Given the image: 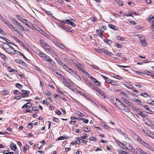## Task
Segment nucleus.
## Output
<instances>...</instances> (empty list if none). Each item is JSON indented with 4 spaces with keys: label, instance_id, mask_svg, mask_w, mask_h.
I'll list each match as a JSON object with an SVG mask.
<instances>
[{
    "label": "nucleus",
    "instance_id": "1",
    "mask_svg": "<svg viewBox=\"0 0 154 154\" xmlns=\"http://www.w3.org/2000/svg\"><path fill=\"white\" fill-rule=\"evenodd\" d=\"M115 100L116 101H114L113 103L119 109L123 110L127 112H130L128 108L123 104L118 99L116 98Z\"/></svg>",
    "mask_w": 154,
    "mask_h": 154
},
{
    "label": "nucleus",
    "instance_id": "2",
    "mask_svg": "<svg viewBox=\"0 0 154 154\" xmlns=\"http://www.w3.org/2000/svg\"><path fill=\"white\" fill-rule=\"evenodd\" d=\"M135 137L137 139V141L140 144L143 145L149 149L151 148L150 146L144 141L142 138L137 135H136Z\"/></svg>",
    "mask_w": 154,
    "mask_h": 154
},
{
    "label": "nucleus",
    "instance_id": "3",
    "mask_svg": "<svg viewBox=\"0 0 154 154\" xmlns=\"http://www.w3.org/2000/svg\"><path fill=\"white\" fill-rule=\"evenodd\" d=\"M39 55L45 60L48 61L52 65H54V62L49 57L45 54L40 52L39 53Z\"/></svg>",
    "mask_w": 154,
    "mask_h": 154
},
{
    "label": "nucleus",
    "instance_id": "4",
    "mask_svg": "<svg viewBox=\"0 0 154 154\" xmlns=\"http://www.w3.org/2000/svg\"><path fill=\"white\" fill-rule=\"evenodd\" d=\"M126 146H126L125 149H126L130 152L134 153H135V152H137L136 151L134 150V148L129 144L127 143V144H126Z\"/></svg>",
    "mask_w": 154,
    "mask_h": 154
},
{
    "label": "nucleus",
    "instance_id": "5",
    "mask_svg": "<svg viewBox=\"0 0 154 154\" xmlns=\"http://www.w3.org/2000/svg\"><path fill=\"white\" fill-rule=\"evenodd\" d=\"M16 51L11 46V47L8 49V50H6V52L9 54H15Z\"/></svg>",
    "mask_w": 154,
    "mask_h": 154
},
{
    "label": "nucleus",
    "instance_id": "6",
    "mask_svg": "<svg viewBox=\"0 0 154 154\" xmlns=\"http://www.w3.org/2000/svg\"><path fill=\"white\" fill-rule=\"evenodd\" d=\"M22 92H23V93L21 94L20 95L22 97H28L30 93L29 91L24 90H22Z\"/></svg>",
    "mask_w": 154,
    "mask_h": 154
},
{
    "label": "nucleus",
    "instance_id": "7",
    "mask_svg": "<svg viewBox=\"0 0 154 154\" xmlns=\"http://www.w3.org/2000/svg\"><path fill=\"white\" fill-rule=\"evenodd\" d=\"M25 24L27 26L31 28V29H33L34 26L30 22L26 20L23 23Z\"/></svg>",
    "mask_w": 154,
    "mask_h": 154
},
{
    "label": "nucleus",
    "instance_id": "8",
    "mask_svg": "<svg viewBox=\"0 0 154 154\" xmlns=\"http://www.w3.org/2000/svg\"><path fill=\"white\" fill-rule=\"evenodd\" d=\"M143 107L146 109L147 111L146 112L149 114H152L153 112L150 109V107L147 105H144L143 106Z\"/></svg>",
    "mask_w": 154,
    "mask_h": 154
},
{
    "label": "nucleus",
    "instance_id": "9",
    "mask_svg": "<svg viewBox=\"0 0 154 154\" xmlns=\"http://www.w3.org/2000/svg\"><path fill=\"white\" fill-rule=\"evenodd\" d=\"M63 82L67 87L69 88L70 89L72 90L73 91H74L73 89H72L71 87L70 86V84L68 80L66 79L64 80H63Z\"/></svg>",
    "mask_w": 154,
    "mask_h": 154
},
{
    "label": "nucleus",
    "instance_id": "10",
    "mask_svg": "<svg viewBox=\"0 0 154 154\" xmlns=\"http://www.w3.org/2000/svg\"><path fill=\"white\" fill-rule=\"evenodd\" d=\"M106 82L110 84L111 85L115 86H118L119 84L116 82H115L114 81L112 80H106Z\"/></svg>",
    "mask_w": 154,
    "mask_h": 154
},
{
    "label": "nucleus",
    "instance_id": "11",
    "mask_svg": "<svg viewBox=\"0 0 154 154\" xmlns=\"http://www.w3.org/2000/svg\"><path fill=\"white\" fill-rule=\"evenodd\" d=\"M2 46L4 49L8 50L11 46L7 43H4L2 44Z\"/></svg>",
    "mask_w": 154,
    "mask_h": 154
},
{
    "label": "nucleus",
    "instance_id": "12",
    "mask_svg": "<svg viewBox=\"0 0 154 154\" xmlns=\"http://www.w3.org/2000/svg\"><path fill=\"white\" fill-rule=\"evenodd\" d=\"M123 100L124 101L127 105L129 106H131L132 105V104L131 102H129L128 100L126 98H124L123 99Z\"/></svg>",
    "mask_w": 154,
    "mask_h": 154
},
{
    "label": "nucleus",
    "instance_id": "13",
    "mask_svg": "<svg viewBox=\"0 0 154 154\" xmlns=\"http://www.w3.org/2000/svg\"><path fill=\"white\" fill-rule=\"evenodd\" d=\"M56 44L58 46L60 47L61 48L65 50H66L67 48H66L64 46L60 44V43L57 42L56 43Z\"/></svg>",
    "mask_w": 154,
    "mask_h": 154
},
{
    "label": "nucleus",
    "instance_id": "14",
    "mask_svg": "<svg viewBox=\"0 0 154 154\" xmlns=\"http://www.w3.org/2000/svg\"><path fill=\"white\" fill-rule=\"evenodd\" d=\"M10 147L11 149L13 151H15L17 148L16 144L14 143L11 144Z\"/></svg>",
    "mask_w": 154,
    "mask_h": 154
},
{
    "label": "nucleus",
    "instance_id": "15",
    "mask_svg": "<svg viewBox=\"0 0 154 154\" xmlns=\"http://www.w3.org/2000/svg\"><path fill=\"white\" fill-rule=\"evenodd\" d=\"M119 91H120V93L121 94H122L124 96H125L127 98H128L129 97V95L128 94L126 93L124 91H123L121 90H120Z\"/></svg>",
    "mask_w": 154,
    "mask_h": 154
},
{
    "label": "nucleus",
    "instance_id": "16",
    "mask_svg": "<svg viewBox=\"0 0 154 154\" xmlns=\"http://www.w3.org/2000/svg\"><path fill=\"white\" fill-rule=\"evenodd\" d=\"M0 56L4 60H7L8 59V58L4 54L1 52H0Z\"/></svg>",
    "mask_w": 154,
    "mask_h": 154
},
{
    "label": "nucleus",
    "instance_id": "17",
    "mask_svg": "<svg viewBox=\"0 0 154 154\" xmlns=\"http://www.w3.org/2000/svg\"><path fill=\"white\" fill-rule=\"evenodd\" d=\"M104 41L105 42L107 43V44H108L109 45H111L112 43V41L111 40L109 39H104Z\"/></svg>",
    "mask_w": 154,
    "mask_h": 154
},
{
    "label": "nucleus",
    "instance_id": "18",
    "mask_svg": "<svg viewBox=\"0 0 154 154\" xmlns=\"http://www.w3.org/2000/svg\"><path fill=\"white\" fill-rule=\"evenodd\" d=\"M108 26L109 28L114 30H117L118 29L117 28L113 25L109 24H108Z\"/></svg>",
    "mask_w": 154,
    "mask_h": 154
},
{
    "label": "nucleus",
    "instance_id": "19",
    "mask_svg": "<svg viewBox=\"0 0 154 154\" xmlns=\"http://www.w3.org/2000/svg\"><path fill=\"white\" fill-rule=\"evenodd\" d=\"M74 20L73 19H69L66 20H65L66 23L70 25L72 21H73Z\"/></svg>",
    "mask_w": 154,
    "mask_h": 154
},
{
    "label": "nucleus",
    "instance_id": "20",
    "mask_svg": "<svg viewBox=\"0 0 154 154\" xmlns=\"http://www.w3.org/2000/svg\"><path fill=\"white\" fill-rule=\"evenodd\" d=\"M67 72L69 73H70L71 74L73 75V76L75 75V72L72 69H71L69 68V69L68 70Z\"/></svg>",
    "mask_w": 154,
    "mask_h": 154
},
{
    "label": "nucleus",
    "instance_id": "21",
    "mask_svg": "<svg viewBox=\"0 0 154 154\" xmlns=\"http://www.w3.org/2000/svg\"><path fill=\"white\" fill-rule=\"evenodd\" d=\"M81 71L82 72H83L87 76H88V77H90V74L86 71L84 69L82 68L81 69Z\"/></svg>",
    "mask_w": 154,
    "mask_h": 154
},
{
    "label": "nucleus",
    "instance_id": "22",
    "mask_svg": "<svg viewBox=\"0 0 154 154\" xmlns=\"http://www.w3.org/2000/svg\"><path fill=\"white\" fill-rule=\"evenodd\" d=\"M42 47L43 48L44 46L47 43H46L43 40L40 39L39 41Z\"/></svg>",
    "mask_w": 154,
    "mask_h": 154
},
{
    "label": "nucleus",
    "instance_id": "23",
    "mask_svg": "<svg viewBox=\"0 0 154 154\" xmlns=\"http://www.w3.org/2000/svg\"><path fill=\"white\" fill-rule=\"evenodd\" d=\"M75 66L77 67V68L81 70V69H82L81 66V64L78 63H75Z\"/></svg>",
    "mask_w": 154,
    "mask_h": 154
},
{
    "label": "nucleus",
    "instance_id": "24",
    "mask_svg": "<svg viewBox=\"0 0 154 154\" xmlns=\"http://www.w3.org/2000/svg\"><path fill=\"white\" fill-rule=\"evenodd\" d=\"M101 31L100 29H97L96 30V32L99 34V36L101 38H102V36L103 35V34L102 32H101Z\"/></svg>",
    "mask_w": 154,
    "mask_h": 154
},
{
    "label": "nucleus",
    "instance_id": "25",
    "mask_svg": "<svg viewBox=\"0 0 154 154\" xmlns=\"http://www.w3.org/2000/svg\"><path fill=\"white\" fill-rule=\"evenodd\" d=\"M99 91H97L98 93H99L100 95L102 96V98H106V96L105 95L104 93L102 92L99 89Z\"/></svg>",
    "mask_w": 154,
    "mask_h": 154
},
{
    "label": "nucleus",
    "instance_id": "26",
    "mask_svg": "<svg viewBox=\"0 0 154 154\" xmlns=\"http://www.w3.org/2000/svg\"><path fill=\"white\" fill-rule=\"evenodd\" d=\"M25 104H26V109H28L31 108L32 106V104L30 102L27 103Z\"/></svg>",
    "mask_w": 154,
    "mask_h": 154
},
{
    "label": "nucleus",
    "instance_id": "27",
    "mask_svg": "<svg viewBox=\"0 0 154 154\" xmlns=\"http://www.w3.org/2000/svg\"><path fill=\"white\" fill-rule=\"evenodd\" d=\"M117 131L120 134L123 135H125V133L124 132L122 131L121 129H116Z\"/></svg>",
    "mask_w": 154,
    "mask_h": 154
},
{
    "label": "nucleus",
    "instance_id": "28",
    "mask_svg": "<svg viewBox=\"0 0 154 154\" xmlns=\"http://www.w3.org/2000/svg\"><path fill=\"white\" fill-rule=\"evenodd\" d=\"M51 48V46L49 45H48L47 44H46V45H45L43 48L44 49L48 51V50H49V49H50V48Z\"/></svg>",
    "mask_w": 154,
    "mask_h": 154
},
{
    "label": "nucleus",
    "instance_id": "29",
    "mask_svg": "<svg viewBox=\"0 0 154 154\" xmlns=\"http://www.w3.org/2000/svg\"><path fill=\"white\" fill-rule=\"evenodd\" d=\"M134 101H136L137 103L140 105H141L143 107V106L144 105H143L141 102V101L140 100L136 99H134Z\"/></svg>",
    "mask_w": 154,
    "mask_h": 154
},
{
    "label": "nucleus",
    "instance_id": "30",
    "mask_svg": "<svg viewBox=\"0 0 154 154\" xmlns=\"http://www.w3.org/2000/svg\"><path fill=\"white\" fill-rule=\"evenodd\" d=\"M91 87L97 91H99V89L94 85H91Z\"/></svg>",
    "mask_w": 154,
    "mask_h": 154
},
{
    "label": "nucleus",
    "instance_id": "31",
    "mask_svg": "<svg viewBox=\"0 0 154 154\" xmlns=\"http://www.w3.org/2000/svg\"><path fill=\"white\" fill-rule=\"evenodd\" d=\"M136 149L137 150L138 152H139L140 154H143L144 152V151H143L141 149L139 148H136Z\"/></svg>",
    "mask_w": 154,
    "mask_h": 154
},
{
    "label": "nucleus",
    "instance_id": "32",
    "mask_svg": "<svg viewBox=\"0 0 154 154\" xmlns=\"http://www.w3.org/2000/svg\"><path fill=\"white\" fill-rule=\"evenodd\" d=\"M139 116L142 118H146L147 116H148L147 114L143 113V112L142 113L140 114Z\"/></svg>",
    "mask_w": 154,
    "mask_h": 154
},
{
    "label": "nucleus",
    "instance_id": "33",
    "mask_svg": "<svg viewBox=\"0 0 154 154\" xmlns=\"http://www.w3.org/2000/svg\"><path fill=\"white\" fill-rule=\"evenodd\" d=\"M152 123L150 121L148 120L147 122H145V124L147 125L150 126Z\"/></svg>",
    "mask_w": 154,
    "mask_h": 154
},
{
    "label": "nucleus",
    "instance_id": "34",
    "mask_svg": "<svg viewBox=\"0 0 154 154\" xmlns=\"http://www.w3.org/2000/svg\"><path fill=\"white\" fill-rule=\"evenodd\" d=\"M7 25L8 26L9 28L11 29H13L14 26L12 25L10 22H9L8 23V24H7Z\"/></svg>",
    "mask_w": 154,
    "mask_h": 154
},
{
    "label": "nucleus",
    "instance_id": "35",
    "mask_svg": "<svg viewBox=\"0 0 154 154\" xmlns=\"http://www.w3.org/2000/svg\"><path fill=\"white\" fill-rule=\"evenodd\" d=\"M125 85L127 88L129 89H132L133 88V86L131 84H125Z\"/></svg>",
    "mask_w": 154,
    "mask_h": 154
},
{
    "label": "nucleus",
    "instance_id": "36",
    "mask_svg": "<svg viewBox=\"0 0 154 154\" xmlns=\"http://www.w3.org/2000/svg\"><path fill=\"white\" fill-rule=\"evenodd\" d=\"M12 20H13V21L14 23H15V24L16 25H18V26L19 25H20V23H19L16 19H15L13 18H12Z\"/></svg>",
    "mask_w": 154,
    "mask_h": 154
},
{
    "label": "nucleus",
    "instance_id": "37",
    "mask_svg": "<svg viewBox=\"0 0 154 154\" xmlns=\"http://www.w3.org/2000/svg\"><path fill=\"white\" fill-rule=\"evenodd\" d=\"M15 61L16 62L18 63L21 64L23 65V64L24 63V62L20 60H19L18 59H16L15 60Z\"/></svg>",
    "mask_w": 154,
    "mask_h": 154
},
{
    "label": "nucleus",
    "instance_id": "38",
    "mask_svg": "<svg viewBox=\"0 0 154 154\" xmlns=\"http://www.w3.org/2000/svg\"><path fill=\"white\" fill-rule=\"evenodd\" d=\"M116 2L118 4V5H119L122 6L123 5L122 3V2L121 1H120L119 0H115Z\"/></svg>",
    "mask_w": 154,
    "mask_h": 154
},
{
    "label": "nucleus",
    "instance_id": "39",
    "mask_svg": "<svg viewBox=\"0 0 154 154\" xmlns=\"http://www.w3.org/2000/svg\"><path fill=\"white\" fill-rule=\"evenodd\" d=\"M154 18V17L152 15H150L148 17V20L150 22H151V21L152 22L153 20H152V19H153Z\"/></svg>",
    "mask_w": 154,
    "mask_h": 154
},
{
    "label": "nucleus",
    "instance_id": "40",
    "mask_svg": "<svg viewBox=\"0 0 154 154\" xmlns=\"http://www.w3.org/2000/svg\"><path fill=\"white\" fill-rule=\"evenodd\" d=\"M8 69H9V71L11 72H17V71L16 69H12L10 67H9L8 68Z\"/></svg>",
    "mask_w": 154,
    "mask_h": 154
},
{
    "label": "nucleus",
    "instance_id": "41",
    "mask_svg": "<svg viewBox=\"0 0 154 154\" xmlns=\"http://www.w3.org/2000/svg\"><path fill=\"white\" fill-rule=\"evenodd\" d=\"M83 129L84 131L86 132H89L90 130V129L89 128L87 127H84L83 128Z\"/></svg>",
    "mask_w": 154,
    "mask_h": 154
},
{
    "label": "nucleus",
    "instance_id": "42",
    "mask_svg": "<svg viewBox=\"0 0 154 154\" xmlns=\"http://www.w3.org/2000/svg\"><path fill=\"white\" fill-rule=\"evenodd\" d=\"M140 95L145 97H147L149 96L148 94L145 93H141Z\"/></svg>",
    "mask_w": 154,
    "mask_h": 154
},
{
    "label": "nucleus",
    "instance_id": "43",
    "mask_svg": "<svg viewBox=\"0 0 154 154\" xmlns=\"http://www.w3.org/2000/svg\"><path fill=\"white\" fill-rule=\"evenodd\" d=\"M115 45L117 46L118 48H121L122 47V45L121 44H119L116 42L115 43Z\"/></svg>",
    "mask_w": 154,
    "mask_h": 154
},
{
    "label": "nucleus",
    "instance_id": "44",
    "mask_svg": "<svg viewBox=\"0 0 154 154\" xmlns=\"http://www.w3.org/2000/svg\"><path fill=\"white\" fill-rule=\"evenodd\" d=\"M63 67L67 71L69 69V68L68 67L67 65L65 64H64L63 65Z\"/></svg>",
    "mask_w": 154,
    "mask_h": 154
},
{
    "label": "nucleus",
    "instance_id": "45",
    "mask_svg": "<svg viewBox=\"0 0 154 154\" xmlns=\"http://www.w3.org/2000/svg\"><path fill=\"white\" fill-rule=\"evenodd\" d=\"M15 86L19 89H21L22 88V86L19 83H16Z\"/></svg>",
    "mask_w": 154,
    "mask_h": 154
},
{
    "label": "nucleus",
    "instance_id": "46",
    "mask_svg": "<svg viewBox=\"0 0 154 154\" xmlns=\"http://www.w3.org/2000/svg\"><path fill=\"white\" fill-rule=\"evenodd\" d=\"M2 92L4 95H7L9 94V92L8 90H4L2 91Z\"/></svg>",
    "mask_w": 154,
    "mask_h": 154
},
{
    "label": "nucleus",
    "instance_id": "47",
    "mask_svg": "<svg viewBox=\"0 0 154 154\" xmlns=\"http://www.w3.org/2000/svg\"><path fill=\"white\" fill-rule=\"evenodd\" d=\"M14 31H15L16 32H17L18 34H20V33L19 31L18 30V29L15 26H14L13 29Z\"/></svg>",
    "mask_w": 154,
    "mask_h": 154
},
{
    "label": "nucleus",
    "instance_id": "48",
    "mask_svg": "<svg viewBox=\"0 0 154 154\" xmlns=\"http://www.w3.org/2000/svg\"><path fill=\"white\" fill-rule=\"evenodd\" d=\"M113 76L116 79H118L119 80H120L122 79V77H121V76H120L119 75H115Z\"/></svg>",
    "mask_w": 154,
    "mask_h": 154
},
{
    "label": "nucleus",
    "instance_id": "49",
    "mask_svg": "<svg viewBox=\"0 0 154 154\" xmlns=\"http://www.w3.org/2000/svg\"><path fill=\"white\" fill-rule=\"evenodd\" d=\"M119 146L120 147H121L122 148L124 149H125L126 148V146L125 145L121 143H120V144H119Z\"/></svg>",
    "mask_w": 154,
    "mask_h": 154
},
{
    "label": "nucleus",
    "instance_id": "50",
    "mask_svg": "<svg viewBox=\"0 0 154 154\" xmlns=\"http://www.w3.org/2000/svg\"><path fill=\"white\" fill-rule=\"evenodd\" d=\"M88 78H90V79H91L92 81H93L95 83L96 82V81H97L96 79L93 78L92 76H91L90 75V77H88Z\"/></svg>",
    "mask_w": 154,
    "mask_h": 154
},
{
    "label": "nucleus",
    "instance_id": "51",
    "mask_svg": "<svg viewBox=\"0 0 154 154\" xmlns=\"http://www.w3.org/2000/svg\"><path fill=\"white\" fill-rule=\"evenodd\" d=\"M89 139L90 140L93 141L94 142H95L96 140V139L93 137H90Z\"/></svg>",
    "mask_w": 154,
    "mask_h": 154
},
{
    "label": "nucleus",
    "instance_id": "52",
    "mask_svg": "<svg viewBox=\"0 0 154 154\" xmlns=\"http://www.w3.org/2000/svg\"><path fill=\"white\" fill-rule=\"evenodd\" d=\"M151 132L150 131H149L148 130H146V132H145V134L148 136H149V135L150 134V133Z\"/></svg>",
    "mask_w": 154,
    "mask_h": 154
},
{
    "label": "nucleus",
    "instance_id": "53",
    "mask_svg": "<svg viewBox=\"0 0 154 154\" xmlns=\"http://www.w3.org/2000/svg\"><path fill=\"white\" fill-rule=\"evenodd\" d=\"M48 51H49L51 54L54 55V51L53 49L51 48L49 49V50H48Z\"/></svg>",
    "mask_w": 154,
    "mask_h": 154
},
{
    "label": "nucleus",
    "instance_id": "54",
    "mask_svg": "<svg viewBox=\"0 0 154 154\" xmlns=\"http://www.w3.org/2000/svg\"><path fill=\"white\" fill-rule=\"evenodd\" d=\"M33 123L30 122L28 125L27 127L28 128H31L33 126Z\"/></svg>",
    "mask_w": 154,
    "mask_h": 154
},
{
    "label": "nucleus",
    "instance_id": "55",
    "mask_svg": "<svg viewBox=\"0 0 154 154\" xmlns=\"http://www.w3.org/2000/svg\"><path fill=\"white\" fill-rule=\"evenodd\" d=\"M118 152L120 154H125L126 152L121 149L119 150Z\"/></svg>",
    "mask_w": 154,
    "mask_h": 154
},
{
    "label": "nucleus",
    "instance_id": "56",
    "mask_svg": "<svg viewBox=\"0 0 154 154\" xmlns=\"http://www.w3.org/2000/svg\"><path fill=\"white\" fill-rule=\"evenodd\" d=\"M91 66L93 68L96 70H98L99 69V67L97 66H96L94 65H91Z\"/></svg>",
    "mask_w": 154,
    "mask_h": 154
},
{
    "label": "nucleus",
    "instance_id": "57",
    "mask_svg": "<svg viewBox=\"0 0 154 154\" xmlns=\"http://www.w3.org/2000/svg\"><path fill=\"white\" fill-rule=\"evenodd\" d=\"M2 21L5 23L6 25H7V24L9 22L6 20V19L5 18H4V19L2 20Z\"/></svg>",
    "mask_w": 154,
    "mask_h": 154
},
{
    "label": "nucleus",
    "instance_id": "58",
    "mask_svg": "<svg viewBox=\"0 0 154 154\" xmlns=\"http://www.w3.org/2000/svg\"><path fill=\"white\" fill-rule=\"evenodd\" d=\"M116 38L118 40H120L121 41H123L124 40V38L120 37L119 36H117Z\"/></svg>",
    "mask_w": 154,
    "mask_h": 154
},
{
    "label": "nucleus",
    "instance_id": "59",
    "mask_svg": "<svg viewBox=\"0 0 154 154\" xmlns=\"http://www.w3.org/2000/svg\"><path fill=\"white\" fill-rule=\"evenodd\" d=\"M102 125L106 129H108L109 128V126L104 123H102Z\"/></svg>",
    "mask_w": 154,
    "mask_h": 154
},
{
    "label": "nucleus",
    "instance_id": "60",
    "mask_svg": "<svg viewBox=\"0 0 154 154\" xmlns=\"http://www.w3.org/2000/svg\"><path fill=\"white\" fill-rule=\"evenodd\" d=\"M137 93L138 92L137 91L134 90L133 91V92L132 93V94L134 96H136L137 94Z\"/></svg>",
    "mask_w": 154,
    "mask_h": 154
},
{
    "label": "nucleus",
    "instance_id": "61",
    "mask_svg": "<svg viewBox=\"0 0 154 154\" xmlns=\"http://www.w3.org/2000/svg\"><path fill=\"white\" fill-rule=\"evenodd\" d=\"M137 113L138 115H140L141 113H142V111H141V109H138L137 111Z\"/></svg>",
    "mask_w": 154,
    "mask_h": 154
},
{
    "label": "nucleus",
    "instance_id": "62",
    "mask_svg": "<svg viewBox=\"0 0 154 154\" xmlns=\"http://www.w3.org/2000/svg\"><path fill=\"white\" fill-rule=\"evenodd\" d=\"M140 42H141V44L143 46H145L147 45V43L145 41H141Z\"/></svg>",
    "mask_w": 154,
    "mask_h": 154
},
{
    "label": "nucleus",
    "instance_id": "63",
    "mask_svg": "<svg viewBox=\"0 0 154 154\" xmlns=\"http://www.w3.org/2000/svg\"><path fill=\"white\" fill-rule=\"evenodd\" d=\"M14 94H20V92L18 90H15L14 92Z\"/></svg>",
    "mask_w": 154,
    "mask_h": 154
},
{
    "label": "nucleus",
    "instance_id": "64",
    "mask_svg": "<svg viewBox=\"0 0 154 154\" xmlns=\"http://www.w3.org/2000/svg\"><path fill=\"white\" fill-rule=\"evenodd\" d=\"M149 102H148V103H149L150 104H151L153 105H154V101L150 100L149 101Z\"/></svg>",
    "mask_w": 154,
    "mask_h": 154
}]
</instances>
